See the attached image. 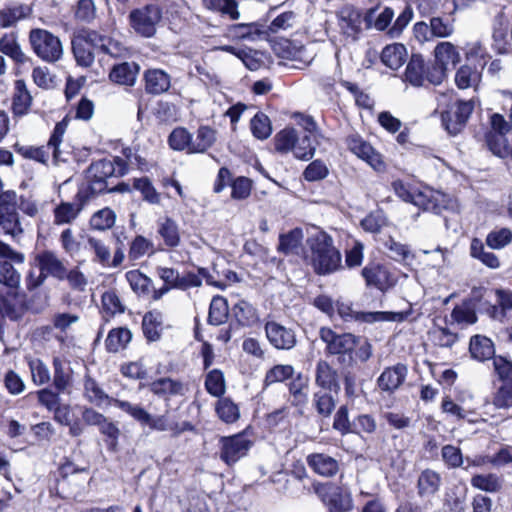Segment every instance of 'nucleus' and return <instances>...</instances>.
Instances as JSON below:
<instances>
[{
	"label": "nucleus",
	"instance_id": "obj_43",
	"mask_svg": "<svg viewBox=\"0 0 512 512\" xmlns=\"http://www.w3.org/2000/svg\"><path fill=\"white\" fill-rule=\"evenodd\" d=\"M132 333L127 328L112 329L106 338L105 345L109 352L116 353L131 341Z\"/></svg>",
	"mask_w": 512,
	"mask_h": 512
},
{
	"label": "nucleus",
	"instance_id": "obj_53",
	"mask_svg": "<svg viewBox=\"0 0 512 512\" xmlns=\"http://www.w3.org/2000/svg\"><path fill=\"white\" fill-rule=\"evenodd\" d=\"M313 405L318 414L323 417H329L336 406V400L327 390H320L313 395Z\"/></svg>",
	"mask_w": 512,
	"mask_h": 512
},
{
	"label": "nucleus",
	"instance_id": "obj_60",
	"mask_svg": "<svg viewBox=\"0 0 512 512\" xmlns=\"http://www.w3.org/2000/svg\"><path fill=\"white\" fill-rule=\"evenodd\" d=\"M297 136L298 134L294 128H285L281 130L275 136V149L281 153L289 151L294 152Z\"/></svg>",
	"mask_w": 512,
	"mask_h": 512
},
{
	"label": "nucleus",
	"instance_id": "obj_20",
	"mask_svg": "<svg viewBox=\"0 0 512 512\" xmlns=\"http://www.w3.org/2000/svg\"><path fill=\"white\" fill-rule=\"evenodd\" d=\"M140 71L135 62H122L113 66L109 73L112 82L119 85L133 86Z\"/></svg>",
	"mask_w": 512,
	"mask_h": 512
},
{
	"label": "nucleus",
	"instance_id": "obj_63",
	"mask_svg": "<svg viewBox=\"0 0 512 512\" xmlns=\"http://www.w3.org/2000/svg\"><path fill=\"white\" fill-rule=\"evenodd\" d=\"M311 135L305 134L302 137L297 136V140L294 147V155L296 158L301 160H309L314 154L316 147L313 144Z\"/></svg>",
	"mask_w": 512,
	"mask_h": 512
},
{
	"label": "nucleus",
	"instance_id": "obj_45",
	"mask_svg": "<svg viewBox=\"0 0 512 512\" xmlns=\"http://www.w3.org/2000/svg\"><path fill=\"white\" fill-rule=\"evenodd\" d=\"M162 315L156 311L147 312L142 320V329L149 341H157L160 338Z\"/></svg>",
	"mask_w": 512,
	"mask_h": 512
},
{
	"label": "nucleus",
	"instance_id": "obj_18",
	"mask_svg": "<svg viewBox=\"0 0 512 512\" xmlns=\"http://www.w3.org/2000/svg\"><path fill=\"white\" fill-rule=\"evenodd\" d=\"M308 466L318 475L334 477L340 468L339 461L325 453H312L306 458Z\"/></svg>",
	"mask_w": 512,
	"mask_h": 512
},
{
	"label": "nucleus",
	"instance_id": "obj_57",
	"mask_svg": "<svg viewBox=\"0 0 512 512\" xmlns=\"http://www.w3.org/2000/svg\"><path fill=\"white\" fill-rule=\"evenodd\" d=\"M113 406L128 414L141 426H144V422L148 418L149 412L139 404H133L129 401L116 399L113 401Z\"/></svg>",
	"mask_w": 512,
	"mask_h": 512
},
{
	"label": "nucleus",
	"instance_id": "obj_22",
	"mask_svg": "<svg viewBox=\"0 0 512 512\" xmlns=\"http://www.w3.org/2000/svg\"><path fill=\"white\" fill-rule=\"evenodd\" d=\"M315 382L323 390L334 391L336 394L340 388L336 371L325 360H319L316 364Z\"/></svg>",
	"mask_w": 512,
	"mask_h": 512
},
{
	"label": "nucleus",
	"instance_id": "obj_31",
	"mask_svg": "<svg viewBox=\"0 0 512 512\" xmlns=\"http://www.w3.org/2000/svg\"><path fill=\"white\" fill-rule=\"evenodd\" d=\"M68 127V119L65 117L61 121L57 122L53 132L49 138L47 145L52 150L53 160L55 163L66 162L67 159L64 153L60 150V144L63 141L64 134Z\"/></svg>",
	"mask_w": 512,
	"mask_h": 512
},
{
	"label": "nucleus",
	"instance_id": "obj_41",
	"mask_svg": "<svg viewBox=\"0 0 512 512\" xmlns=\"http://www.w3.org/2000/svg\"><path fill=\"white\" fill-rule=\"evenodd\" d=\"M503 479L494 473L477 474L471 478L472 487L488 492L497 493L503 487Z\"/></svg>",
	"mask_w": 512,
	"mask_h": 512
},
{
	"label": "nucleus",
	"instance_id": "obj_8",
	"mask_svg": "<svg viewBox=\"0 0 512 512\" xmlns=\"http://www.w3.org/2000/svg\"><path fill=\"white\" fill-rule=\"evenodd\" d=\"M252 446L253 440L249 438L245 431L230 436H222L219 439V458L231 467L246 457Z\"/></svg>",
	"mask_w": 512,
	"mask_h": 512
},
{
	"label": "nucleus",
	"instance_id": "obj_56",
	"mask_svg": "<svg viewBox=\"0 0 512 512\" xmlns=\"http://www.w3.org/2000/svg\"><path fill=\"white\" fill-rule=\"evenodd\" d=\"M303 234L301 229H293L279 236L278 251L284 254L293 253L301 245Z\"/></svg>",
	"mask_w": 512,
	"mask_h": 512
},
{
	"label": "nucleus",
	"instance_id": "obj_38",
	"mask_svg": "<svg viewBox=\"0 0 512 512\" xmlns=\"http://www.w3.org/2000/svg\"><path fill=\"white\" fill-rule=\"evenodd\" d=\"M324 501L329 507V512H348L352 508L350 495L344 493L339 487L333 488Z\"/></svg>",
	"mask_w": 512,
	"mask_h": 512
},
{
	"label": "nucleus",
	"instance_id": "obj_1",
	"mask_svg": "<svg viewBox=\"0 0 512 512\" xmlns=\"http://www.w3.org/2000/svg\"><path fill=\"white\" fill-rule=\"evenodd\" d=\"M311 265L318 275H329L342 268V257L333 239L325 232H318L308 239Z\"/></svg>",
	"mask_w": 512,
	"mask_h": 512
},
{
	"label": "nucleus",
	"instance_id": "obj_7",
	"mask_svg": "<svg viewBox=\"0 0 512 512\" xmlns=\"http://www.w3.org/2000/svg\"><path fill=\"white\" fill-rule=\"evenodd\" d=\"M23 221L17 211V194L13 190L0 193V228L18 241L23 233Z\"/></svg>",
	"mask_w": 512,
	"mask_h": 512
},
{
	"label": "nucleus",
	"instance_id": "obj_27",
	"mask_svg": "<svg viewBox=\"0 0 512 512\" xmlns=\"http://www.w3.org/2000/svg\"><path fill=\"white\" fill-rule=\"evenodd\" d=\"M32 104V96L28 91L24 80H16L12 97V111L15 116H23L28 113Z\"/></svg>",
	"mask_w": 512,
	"mask_h": 512
},
{
	"label": "nucleus",
	"instance_id": "obj_6",
	"mask_svg": "<svg viewBox=\"0 0 512 512\" xmlns=\"http://www.w3.org/2000/svg\"><path fill=\"white\" fill-rule=\"evenodd\" d=\"M29 43L35 55L46 63L54 64L63 56L60 38L46 29L30 30Z\"/></svg>",
	"mask_w": 512,
	"mask_h": 512
},
{
	"label": "nucleus",
	"instance_id": "obj_11",
	"mask_svg": "<svg viewBox=\"0 0 512 512\" xmlns=\"http://www.w3.org/2000/svg\"><path fill=\"white\" fill-rule=\"evenodd\" d=\"M337 310L341 318L345 321H348L351 318H355L356 320H361L367 323L379 322V321H390V322H403L408 319L410 314L412 313V309L403 312H388V311H378V312H367V313H355L353 315V311L347 305L340 304L337 306Z\"/></svg>",
	"mask_w": 512,
	"mask_h": 512
},
{
	"label": "nucleus",
	"instance_id": "obj_25",
	"mask_svg": "<svg viewBox=\"0 0 512 512\" xmlns=\"http://www.w3.org/2000/svg\"><path fill=\"white\" fill-rule=\"evenodd\" d=\"M23 307L16 292H0V318L18 321L23 315Z\"/></svg>",
	"mask_w": 512,
	"mask_h": 512
},
{
	"label": "nucleus",
	"instance_id": "obj_16",
	"mask_svg": "<svg viewBox=\"0 0 512 512\" xmlns=\"http://www.w3.org/2000/svg\"><path fill=\"white\" fill-rule=\"evenodd\" d=\"M407 374V366L397 363L383 370L377 379V385L381 391L392 394L404 383Z\"/></svg>",
	"mask_w": 512,
	"mask_h": 512
},
{
	"label": "nucleus",
	"instance_id": "obj_13",
	"mask_svg": "<svg viewBox=\"0 0 512 512\" xmlns=\"http://www.w3.org/2000/svg\"><path fill=\"white\" fill-rule=\"evenodd\" d=\"M265 334L269 343L278 350H291L296 346V333L292 328H287L275 321L265 324Z\"/></svg>",
	"mask_w": 512,
	"mask_h": 512
},
{
	"label": "nucleus",
	"instance_id": "obj_19",
	"mask_svg": "<svg viewBox=\"0 0 512 512\" xmlns=\"http://www.w3.org/2000/svg\"><path fill=\"white\" fill-rule=\"evenodd\" d=\"M145 90L152 95H160L169 90L171 77L162 69H148L144 73Z\"/></svg>",
	"mask_w": 512,
	"mask_h": 512
},
{
	"label": "nucleus",
	"instance_id": "obj_10",
	"mask_svg": "<svg viewBox=\"0 0 512 512\" xmlns=\"http://www.w3.org/2000/svg\"><path fill=\"white\" fill-rule=\"evenodd\" d=\"M473 109L474 104L472 101L459 100L449 110L444 111L441 118L443 126L448 133L457 135L465 126Z\"/></svg>",
	"mask_w": 512,
	"mask_h": 512
},
{
	"label": "nucleus",
	"instance_id": "obj_48",
	"mask_svg": "<svg viewBox=\"0 0 512 512\" xmlns=\"http://www.w3.org/2000/svg\"><path fill=\"white\" fill-rule=\"evenodd\" d=\"M215 130L209 126H200L197 130L196 138L192 137L191 153H204L215 142Z\"/></svg>",
	"mask_w": 512,
	"mask_h": 512
},
{
	"label": "nucleus",
	"instance_id": "obj_26",
	"mask_svg": "<svg viewBox=\"0 0 512 512\" xmlns=\"http://www.w3.org/2000/svg\"><path fill=\"white\" fill-rule=\"evenodd\" d=\"M32 13V8L26 4H14L0 9V27L9 28L20 20L28 18Z\"/></svg>",
	"mask_w": 512,
	"mask_h": 512
},
{
	"label": "nucleus",
	"instance_id": "obj_61",
	"mask_svg": "<svg viewBox=\"0 0 512 512\" xmlns=\"http://www.w3.org/2000/svg\"><path fill=\"white\" fill-rule=\"evenodd\" d=\"M126 279L132 290L139 295H146L150 291L152 281L138 270H131L126 273Z\"/></svg>",
	"mask_w": 512,
	"mask_h": 512
},
{
	"label": "nucleus",
	"instance_id": "obj_39",
	"mask_svg": "<svg viewBox=\"0 0 512 512\" xmlns=\"http://www.w3.org/2000/svg\"><path fill=\"white\" fill-rule=\"evenodd\" d=\"M215 412L219 419L226 424L235 423L240 418V410L229 397H221L215 404Z\"/></svg>",
	"mask_w": 512,
	"mask_h": 512
},
{
	"label": "nucleus",
	"instance_id": "obj_50",
	"mask_svg": "<svg viewBox=\"0 0 512 512\" xmlns=\"http://www.w3.org/2000/svg\"><path fill=\"white\" fill-rule=\"evenodd\" d=\"M429 339L438 347L451 348L458 341V335L446 327L436 326L429 331Z\"/></svg>",
	"mask_w": 512,
	"mask_h": 512
},
{
	"label": "nucleus",
	"instance_id": "obj_47",
	"mask_svg": "<svg viewBox=\"0 0 512 512\" xmlns=\"http://www.w3.org/2000/svg\"><path fill=\"white\" fill-rule=\"evenodd\" d=\"M168 144L175 151H187V153L192 154V134L184 127H177L172 130L168 137Z\"/></svg>",
	"mask_w": 512,
	"mask_h": 512
},
{
	"label": "nucleus",
	"instance_id": "obj_46",
	"mask_svg": "<svg viewBox=\"0 0 512 512\" xmlns=\"http://www.w3.org/2000/svg\"><path fill=\"white\" fill-rule=\"evenodd\" d=\"M227 317V300L222 296H214L209 307L208 323L214 326H219L226 321Z\"/></svg>",
	"mask_w": 512,
	"mask_h": 512
},
{
	"label": "nucleus",
	"instance_id": "obj_14",
	"mask_svg": "<svg viewBox=\"0 0 512 512\" xmlns=\"http://www.w3.org/2000/svg\"><path fill=\"white\" fill-rule=\"evenodd\" d=\"M34 264L46 278L53 277L58 281H63L66 266L64 260L59 258L54 251L42 250L38 252L34 256Z\"/></svg>",
	"mask_w": 512,
	"mask_h": 512
},
{
	"label": "nucleus",
	"instance_id": "obj_24",
	"mask_svg": "<svg viewBox=\"0 0 512 512\" xmlns=\"http://www.w3.org/2000/svg\"><path fill=\"white\" fill-rule=\"evenodd\" d=\"M228 34L233 39H247L251 41L266 39L269 35L264 26L258 23L232 25L228 28Z\"/></svg>",
	"mask_w": 512,
	"mask_h": 512
},
{
	"label": "nucleus",
	"instance_id": "obj_36",
	"mask_svg": "<svg viewBox=\"0 0 512 512\" xmlns=\"http://www.w3.org/2000/svg\"><path fill=\"white\" fill-rule=\"evenodd\" d=\"M81 210L80 202H61L54 208V223L56 225L69 224L77 218Z\"/></svg>",
	"mask_w": 512,
	"mask_h": 512
},
{
	"label": "nucleus",
	"instance_id": "obj_55",
	"mask_svg": "<svg viewBox=\"0 0 512 512\" xmlns=\"http://www.w3.org/2000/svg\"><path fill=\"white\" fill-rule=\"evenodd\" d=\"M250 128L253 136L260 140L267 139L272 133L271 121L263 112L254 115L250 122Z\"/></svg>",
	"mask_w": 512,
	"mask_h": 512
},
{
	"label": "nucleus",
	"instance_id": "obj_40",
	"mask_svg": "<svg viewBox=\"0 0 512 512\" xmlns=\"http://www.w3.org/2000/svg\"><path fill=\"white\" fill-rule=\"evenodd\" d=\"M308 378L301 373L297 374L289 384V392L292 396L291 403L297 407H303L308 402Z\"/></svg>",
	"mask_w": 512,
	"mask_h": 512
},
{
	"label": "nucleus",
	"instance_id": "obj_30",
	"mask_svg": "<svg viewBox=\"0 0 512 512\" xmlns=\"http://www.w3.org/2000/svg\"><path fill=\"white\" fill-rule=\"evenodd\" d=\"M508 22L503 14H498L494 19L492 38L494 47L500 54H507L510 44L507 40Z\"/></svg>",
	"mask_w": 512,
	"mask_h": 512
},
{
	"label": "nucleus",
	"instance_id": "obj_21",
	"mask_svg": "<svg viewBox=\"0 0 512 512\" xmlns=\"http://www.w3.org/2000/svg\"><path fill=\"white\" fill-rule=\"evenodd\" d=\"M149 390L157 397L167 399L170 396L183 395L184 384L169 377H162L148 384Z\"/></svg>",
	"mask_w": 512,
	"mask_h": 512
},
{
	"label": "nucleus",
	"instance_id": "obj_2",
	"mask_svg": "<svg viewBox=\"0 0 512 512\" xmlns=\"http://www.w3.org/2000/svg\"><path fill=\"white\" fill-rule=\"evenodd\" d=\"M126 173V162L120 157L92 162L86 170L88 188L92 194L115 191L111 179Z\"/></svg>",
	"mask_w": 512,
	"mask_h": 512
},
{
	"label": "nucleus",
	"instance_id": "obj_62",
	"mask_svg": "<svg viewBox=\"0 0 512 512\" xmlns=\"http://www.w3.org/2000/svg\"><path fill=\"white\" fill-rule=\"evenodd\" d=\"M116 220L114 211L110 208H103L97 211L91 218L90 224L92 228L100 231L111 228Z\"/></svg>",
	"mask_w": 512,
	"mask_h": 512
},
{
	"label": "nucleus",
	"instance_id": "obj_52",
	"mask_svg": "<svg viewBox=\"0 0 512 512\" xmlns=\"http://www.w3.org/2000/svg\"><path fill=\"white\" fill-rule=\"evenodd\" d=\"M204 385L206 391L214 397L221 398L226 391L224 375L219 369H213L207 373Z\"/></svg>",
	"mask_w": 512,
	"mask_h": 512
},
{
	"label": "nucleus",
	"instance_id": "obj_28",
	"mask_svg": "<svg viewBox=\"0 0 512 512\" xmlns=\"http://www.w3.org/2000/svg\"><path fill=\"white\" fill-rule=\"evenodd\" d=\"M84 395L90 403L98 407L113 405V401L116 400V398L110 397L90 376H86L84 380Z\"/></svg>",
	"mask_w": 512,
	"mask_h": 512
},
{
	"label": "nucleus",
	"instance_id": "obj_35",
	"mask_svg": "<svg viewBox=\"0 0 512 512\" xmlns=\"http://www.w3.org/2000/svg\"><path fill=\"white\" fill-rule=\"evenodd\" d=\"M435 63L447 69L448 65L455 66L460 61L456 47L450 42H440L434 50Z\"/></svg>",
	"mask_w": 512,
	"mask_h": 512
},
{
	"label": "nucleus",
	"instance_id": "obj_3",
	"mask_svg": "<svg viewBox=\"0 0 512 512\" xmlns=\"http://www.w3.org/2000/svg\"><path fill=\"white\" fill-rule=\"evenodd\" d=\"M395 194L403 201L412 203L424 211L440 215L448 209L451 199L448 195L434 190H412L401 180L392 182Z\"/></svg>",
	"mask_w": 512,
	"mask_h": 512
},
{
	"label": "nucleus",
	"instance_id": "obj_37",
	"mask_svg": "<svg viewBox=\"0 0 512 512\" xmlns=\"http://www.w3.org/2000/svg\"><path fill=\"white\" fill-rule=\"evenodd\" d=\"M158 234L162 237L165 245L168 247H177L180 243V233L177 223L165 217L158 220Z\"/></svg>",
	"mask_w": 512,
	"mask_h": 512
},
{
	"label": "nucleus",
	"instance_id": "obj_33",
	"mask_svg": "<svg viewBox=\"0 0 512 512\" xmlns=\"http://www.w3.org/2000/svg\"><path fill=\"white\" fill-rule=\"evenodd\" d=\"M425 62L421 55L413 54L405 71V80L413 86H422L425 81Z\"/></svg>",
	"mask_w": 512,
	"mask_h": 512
},
{
	"label": "nucleus",
	"instance_id": "obj_23",
	"mask_svg": "<svg viewBox=\"0 0 512 512\" xmlns=\"http://www.w3.org/2000/svg\"><path fill=\"white\" fill-rule=\"evenodd\" d=\"M361 274L367 286H373L381 291H385L390 286L389 272L381 265L369 264L362 269Z\"/></svg>",
	"mask_w": 512,
	"mask_h": 512
},
{
	"label": "nucleus",
	"instance_id": "obj_42",
	"mask_svg": "<svg viewBox=\"0 0 512 512\" xmlns=\"http://www.w3.org/2000/svg\"><path fill=\"white\" fill-rule=\"evenodd\" d=\"M451 320L452 323L463 326L476 323L477 315L472 300L464 301L460 305H456L451 312Z\"/></svg>",
	"mask_w": 512,
	"mask_h": 512
},
{
	"label": "nucleus",
	"instance_id": "obj_5",
	"mask_svg": "<svg viewBox=\"0 0 512 512\" xmlns=\"http://www.w3.org/2000/svg\"><path fill=\"white\" fill-rule=\"evenodd\" d=\"M319 338L326 344V353L336 355L340 365L351 367L354 364V351L359 337L352 333H336L329 327H321Z\"/></svg>",
	"mask_w": 512,
	"mask_h": 512
},
{
	"label": "nucleus",
	"instance_id": "obj_64",
	"mask_svg": "<svg viewBox=\"0 0 512 512\" xmlns=\"http://www.w3.org/2000/svg\"><path fill=\"white\" fill-rule=\"evenodd\" d=\"M493 366L502 384L512 383V361L503 356L493 357Z\"/></svg>",
	"mask_w": 512,
	"mask_h": 512
},
{
	"label": "nucleus",
	"instance_id": "obj_34",
	"mask_svg": "<svg viewBox=\"0 0 512 512\" xmlns=\"http://www.w3.org/2000/svg\"><path fill=\"white\" fill-rule=\"evenodd\" d=\"M0 52L7 55L17 63L23 64L27 60L26 55L17 41V35L13 32L6 33L1 37Z\"/></svg>",
	"mask_w": 512,
	"mask_h": 512
},
{
	"label": "nucleus",
	"instance_id": "obj_29",
	"mask_svg": "<svg viewBox=\"0 0 512 512\" xmlns=\"http://www.w3.org/2000/svg\"><path fill=\"white\" fill-rule=\"evenodd\" d=\"M469 351L472 358L478 361H485L495 357L493 342L489 338L481 335H475L471 338Z\"/></svg>",
	"mask_w": 512,
	"mask_h": 512
},
{
	"label": "nucleus",
	"instance_id": "obj_17",
	"mask_svg": "<svg viewBox=\"0 0 512 512\" xmlns=\"http://www.w3.org/2000/svg\"><path fill=\"white\" fill-rule=\"evenodd\" d=\"M441 484V475L438 472L427 468L418 476L416 484L417 494L421 499L430 501V499L439 492Z\"/></svg>",
	"mask_w": 512,
	"mask_h": 512
},
{
	"label": "nucleus",
	"instance_id": "obj_54",
	"mask_svg": "<svg viewBox=\"0 0 512 512\" xmlns=\"http://www.w3.org/2000/svg\"><path fill=\"white\" fill-rule=\"evenodd\" d=\"M507 133L487 132L485 135L489 150L496 156L506 157L509 154Z\"/></svg>",
	"mask_w": 512,
	"mask_h": 512
},
{
	"label": "nucleus",
	"instance_id": "obj_59",
	"mask_svg": "<svg viewBox=\"0 0 512 512\" xmlns=\"http://www.w3.org/2000/svg\"><path fill=\"white\" fill-rule=\"evenodd\" d=\"M360 225L364 231L377 234L387 225V218L382 210H376L366 215Z\"/></svg>",
	"mask_w": 512,
	"mask_h": 512
},
{
	"label": "nucleus",
	"instance_id": "obj_51",
	"mask_svg": "<svg viewBox=\"0 0 512 512\" xmlns=\"http://www.w3.org/2000/svg\"><path fill=\"white\" fill-rule=\"evenodd\" d=\"M233 315L241 326H251L257 320L255 308L247 301L240 300L233 309Z\"/></svg>",
	"mask_w": 512,
	"mask_h": 512
},
{
	"label": "nucleus",
	"instance_id": "obj_15",
	"mask_svg": "<svg viewBox=\"0 0 512 512\" xmlns=\"http://www.w3.org/2000/svg\"><path fill=\"white\" fill-rule=\"evenodd\" d=\"M362 13L353 6H345L338 12V25L343 36L356 41L361 32Z\"/></svg>",
	"mask_w": 512,
	"mask_h": 512
},
{
	"label": "nucleus",
	"instance_id": "obj_9",
	"mask_svg": "<svg viewBox=\"0 0 512 512\" xmlns=\"http://www.w3.org/2000/svg\"><path fill=\"white\" fill-rule=\"evenodd\" d=\"M162 18L161 8L156 4H149L134 9L129 14L130 25L139 35L150 38L156 33V26Z\"/></svg>",
	"mask_w": 512,
	"mask_h": 512
},
{
	"label": "nucleus",
	"instance_id": "obj_12",
	"mask_svg": "<svg viewBox=\"0 0 512 512\" xmlns=\"http://www.w3.org/2000/svg\"><path fill=\"white\" fill-rule=\"evenodd\" d=\"M346 143L353 154L366 161L374 170L378 172L385 170V163L382 156L360 136L350 135L347 137Z\"/></svg>",
	"mask_w": 512,
	"mask_h": 512
},
{
	"label": "nucleus",
	"instance_id": "obj_32",
	"mask_svg": "<svg viewBox=\"0 0 512 512\" xmlns=\"http://www.w3.org/2000/svg\"><path fill=\"white\" fill-rule=\"evenodd\" d=\"M407 51L402 44L387 45L381 53V61L390 69L397 70L406 61Z\"/></svg>",
	"mask_w": 512,
	"mask_h": 512
},
{
	"label": "nucleus",
	"instance_id": "obj_58",
	"mask_svg": "<svg viewBox=\"0 0 512 512\" xmlns=\"http://www.w3.org/2000/svg\"><path fill=\"white\" fill-rule=\"evenodd\" d=\"M53 367V385L58 392H63L71 383L70 368H65L63 362L57 357L53 359Z\"/></svg>",
	"mask_w": 512,
	"mask_h": 512
},
{
	"label": "nucleus",
	"instance_id": "obj_44",
	"mask_svg": "<svg viewBox=\"0 0 512 512\" xmlns=\"http://www.w3.org/2000/svg\"><path fill=\"white\" fill-rule=\"evenodd\" d=\"M470 254L489 268L496 269L500 266L498 257L493 252L486 251L483 242L478 238L472 239Z\"/></svg>",
	"mask_w": 512,
	"mask_h": 512
},
{
	"label": "nucleus",
	"instance_id": "obj_4",
	"mask_svg": "<svg viewBox=\"0 0 512 512\" xmlns=\"http://www.w3.org/2000/svg\"><path fill=\"white\" fill-rule=\"evenodd\" d=\"M71 44L75 60L82 67H90L93 64L94 50L112 54L111 38L93 30H83L75 34Z\"/></svg>",
	"mask_w": 512,
	"mask_h": 512
},
{
	"label": "nucleus",
	"instance_id": "obj_49",
	"mask_svg": "<svg viewBox=\"0 0 512 512\" xmlns=\"http://www.w3.org/2000/svg\"><path fill=\"white\" fill-rule=\"evenodd\" d=\"M454 32V19L450 16H436L430 19V34L437 38L450 37Z\"/></svg>",
	"mask_w": 512,
	"mask_h": 512
}]
</instances>
